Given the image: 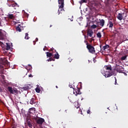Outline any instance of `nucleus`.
I'll use <instances>...</instances> for the list:
<instances>
[{
    "label": "nucleus",
    "mask_w": 128,
    "mask_h": 128,
    "mask_svg": "<svg viewBox=\"0 0 128 128\" xmlns=\"http://www.w3.org/2000/svg\"><path fill=\"white\" fill-rule=\"evenodd\" d=\"M104 68L106 69V70L104 74V76L105 78H110L114 74V72H112V66L110 65L105 66Z\"/></svg>",
    "instance_id": "obj_1"
},
{
    "label": "nucleus",
    "mask_w": 128,
    "mask_h": 128,
    "mask_svg": "<svg viewBox=\"0 0 128 128\" xmlns=\"http://www.w3.org/2000/svg\"><path fill=\"white\" fill-rule=\"evenodd\" d=\"M7 90L11 94H18V90L16 88L8 86Z\"/></svg>",
    "instance_id": "obj_2"
},
{
    "label": "nucleus",
    "mask_w": 128,
    "mask_h": 128,
    "mask_svg": "<svg viewBox=\"0 0 128 128\" xmlns=\"http://www.w3.org/2000/svg\"><path fill=\"white\" fill-rule=\"evenodd\" d=\"M0 64L6 66H10V63L8 61L6 58H0Z\"/></svg>",
    "instance_id": "obj_3"
},
{
    "label": "nucleus",
    "mask_w": 128,
    "mask_h": 128,
    "mask_svg": "<svg viewBox=\"0 0 128 128\" xmlns=\"http://www.w3.org/2000/svg\"><path fill=\"white\" fill-rule=\"evenodd\" d=\"M86 48H88L90 54H96V50H94V46L90 44H88V43H87Z\"/></svg>",
    "instance_id": "obj_4"
},
{
    "label": "nucleus",
    "mask_w": 128,
    "mask_h": 128,
    "mask_svg": "<svg viewBox=\"0 0 128 128\" xmlns=\"http://www.w3.org/2000/svg\"><path fill=\"white\" fill-rule=\"evenodd\" d=\"M73 94H75V96H78V94H81L82 92H80V88H73Z\"/></svg>",
    "instance_id": "obj_5"
},
{
    "label": "nucleus",
    "mask_w": 128,
    "mask_h": 128,
    "mask_svg": "<svg viewBox=\"0 0 128 128\" xmlns=\"http://www.w3.org/2000/svg\"><path fill=\"white\" fill-rule=\"evenodd\" d=\"M36 122L38 124H39V126H42L44 122V119L39 118L38 119L36 120Z\"/></svg>",
    "instance_id": "obj_6"
},
{
    "label": "nucleus",
    "mask_w": 128,
    "mask_h": 128,
    "mask_svg": "<svg viewBox=\"0 0 128 128\" xmlns=\"http://www.w3.org/2000/svg\"><path fill=\"white\" fill-rule=\"evenodd\" d=\"M92 34H94V32L92 31V30H88L87 31V35H86V38H88L90 36V38L92 37Z\"/></svg>",
    "instance_id": "obj_7"
},
{
    "label": "nucleus",
    "mask_w": 128,
    "mask_h": 128,
    "mask_svg": "<svg viewBox=\"0 0 128 128\" xmlns=\"http://www.w3.org/2000/svg\"><path fill=\"white\" fill-rule=\"evenodd\" d=\"M8 6H12V8H14V10H18V5L16 3L9 4Z\"/></svg>",
    "instance_id": "obj_8"
},
{
    "label": "nucleus",
    "mask_w": 128,
    "mask_h": 128,
    "mask_svg": "<svg viewBox=\"0 0 128 128\" xmlns=\"http://www.w3.org/2000/svg\"><path fill=\"white\" fill-rule=\"evenodd\" d=\"M116 70L118 72H122V66H121L120 65H116Z\"/></svg>",
    "instance_id": "obj_9"
},
{
    "label": "nucleus",
    "mask_w": 128,
    "mask_h": 128,
    "mask_svg": "<svg viewBox=\"0 0 128 128\" xmlns=\"http://www.w3.org/2000/svg\"><path fill=\"white\" fill-rule=\"evenodd\" d=\"M124 13H123V14L119 13L117 16V18H118L119 20H122L123 18L122 16H124Z\"/></svg>",
    "instance_id": "obj_10"
},
{
    "label": "nucleus",
    "mask_w": 128,
    "mask_h": 128,
    "mask_svg": "<svg viewBox=\"0 0 128 128\" xmlns=\"http://www.w3.org/2000/svg\"><path fill=\"white\" fill-rule=\"evenodd\" d=\"M4 40V34L2 32V30H0V40Z\"/></svg>",
    "instance_id": "obj_11"
},
{
    "label": "nucleus",
    "mask_w": 128,
    "mask_h": 128,
    "mask_svg": "<svg viewBox=\"0 0 128 128\" xmlns=\"http://www.w3.org/2000/svg\"><path fill=\"white\" fill-rule=\"evenodd\" d=\"M46 54L48 58H52V56H54V52H46Z\"/></svg>",
    "instance_id": "obj_12"
},
{
    "label": "nucleus",
    "mask_w": 128,
    "mask_h": 128,
    "mask_svg": "<svg viewBox=\"0 0 128 128\" xmlns=\"http://www.w3.org/2000/svg\"><path fill=\"white\" fill-rule=\"evenodd\" d=\"M54 52H56V54H54V58H56V60H58V58H60V54H58V53L56 52V50H54Z\"/></svg>",
    "instance_id": "obj_13"
},
{
    "label": "nucleus",
    "mask_w": 128,
    "mask_h": 128,
    "mask_svg": "<svg viewBox=\"0 0 128 128\" xmlns=\"http://www.w3.org/2000/svg\"><path fill=\"white\" fill-rule=\"evenodd\" d=\"M27 124H28V126H29L30 128H32V120H30V119L28 120Z\"/></svg>",
    "instance_id": "obj_14"
},
{
    "label": "nucleus",
    "mask_w": 128,
    "mask_h": 128,
    "mask_svg": "<svg viewBox=\"0 0 128 128\" xmlns=\"http://www.w3.org/2000/svg\"><path fill=\"white\" fill-rule=\"evenodd\" d=\"M34 110H36V108H30L29 109L28 112L30 114H33L34 112Z\"/></svg>",
    "instance_id": "obj_15"
},
{
    "label": "nucleus",
    "mask_w": 128,
    "mask_h": 128,
    "mask_svg": "<svg viewBox=\"0 0 128 128\" xmlns=\"http://www.w3.org/2000/svg\"><path fill=\"white\" fill-rule=\"evenodd\" d=\"M64 10V6H60L59 9L58 10V14H60V12H62Z\"/></svg>",
    "instance_id": "obj_16"
},
{
    "label": "nucleus",
    "mask_w": 128,
    "mask_h": 128,
    "mask_svg": "<svg viewBox=\"0 0 128 128\" xmlns=\"http://www.w3.org/2000/svg\"><path fill=\"white\" fill-rule=\"evenodd\" d=\"M8 16L10 20H14V16L12 14H8Z\"/></svg>",
    "instance_id": "obj_17"
},
{
    "label": "nucleus",
    "mask_w": 128,
    "mask_h": 128,
    "mask_svg": "<svg viewBox=\"0 0 128 128\" xmlns=\"http://www.w3.org/2000/svg\"><path fill=\"white\" fill-rule=\"evenodd\" d=\"M68 98L70 100V102H72V100H74V96L72 95L69 96Z\"/></svg>",
    "instance_id": "obj_18"
},
{
    "label": "nucleus",
    "mask_w": 128,
    "mask_h": 128,
    "mask_svg": "<svg viewBox=\"0 0 128 128\" xmlns=\"http://www.w3.org/2000/svg\"><path fill=\"white\" fill-rule=\"evenodd\" d=\"M35 100H36L34 99V98H32L30 103V104H36Z\"/></svg>",
    "instance_id": "obj_19"
},
{
    "label": "nucleus",
    "mask_w": 128,
    "mask_h": 128,
    "mask_svg": "<svg viewBox=\"0 0 128 128\" xmlns=\"http://www.w3.org/2000/svg\"><path fill=\"white\" fill-rule=\"evenodd\" d=\"M100 26H104V19L102 20H100Z\"/></svg>",
    "instance_id": "obj_20"
},
{
    "label": "nucleus",
    "mask_w": 128,
    "mask_h": 128,
    "mask_svg": "<svg viewBox=\"0 0 128 128\" xmlns=\"http://www.w3.org/2000/svg\"><path fill=\"white\" fill-rule=\"evenodd\" d=\"M94 38H96V36L95 35L94 36H92L91 38L88 39V40H89V42L90 43H92V42L93 40H94Z\"/></svg>",
    "instance_id": "obj_21"
},
{
    "label": "nucleus",
    "mask_w": 128,
    "mask_h": 128,
    "mask_svg": "<svg viewBox=\"0 0 128 128\" xmlns=\"http://www.w3.org/2000/svg\"><path fill=\"white\" fill-rule=\"evenodd\" d=\"M58 2L60 6H64V0H58Z\"/></svg>",
    "instance_id": "obj_22"
},
{
    "label": "nucleus",
    "mask_w": 128,
    "mask_h": 128,
    "mask_svg": "<svg viewBox=\"0 0 128 128\" xmlns=\"http://www.w3.org/2000/svg\"><path fill=\"white\" fill-rule=\"evenodd\" d=\"M6 50H8L10 48V44H8V43H6Z\"/></svg>",
    "instance_id": "obj_23"
},
{
    "label": "nucleus",
    "mask_w": 128,
    "mask_h": 128,
    "mask_svg": "<svg viewBox=\"0 0 128 128\" xmlns=\"http://www.w3.org/2000/svg\"><path fill=\"white\" fill-rule=\"evenodd\" d=\"M114 26V24L112 21L109 22V28H110Z\"/></svg>",
    "instance_id": "obj_24"
},
{
    "label": "nucleus",
    "mask_w": 128,
    "mask_h": 128,
    "mask_svg": "<svg viewBox=\"0 0 128 128\" xmlns=\"http://www.w3.org/2000/svg\"><path fill=\"white\" fill-rule=\"evenodd\" d=\"M4 66L5 65H3L2 64H0V70H4Z\"/></svg>",
    "instance_id": "obj_25"
},
{
    "label": "nucleus",
    "mask_w": 128,
    "mask_h": 128,
    "mask_svg": "<svg viewBox=\"0 0 128 128\" xmlns=\"http://www.w3.org/2000/svg\"><path fill=\"white\" fill-rule=\"evenodd\" d=\"M110 48V46L108 45H106L102 47V48L104 50H106L107 48Z\"/></svg>",
    "instance_id": "obj_26"
},
{
    "label": "nucleus",
    "mask_w": 128,
    "mask_h": 128,
    "mask_svg": "<svg viewBox=\"0 0 128 128\" xmlns=\"http://www.w3.org/2000/svg\"><path fill=\"white\" fill-rule=\"evenodd\" d=\"M97 38H102V34L100 32H98L96 34Z\"/></svg>",
    "instance_id": "obj_27"
},
{
    "label": "nucleus",
    "mask_w": 128,
    "mask_h": 128,
    "mask_svg": "<svg viewBox=\"0 0 128 128\" xmlns=\"http://www.w3.org/2000/svg\"><path fill=\"white\" fill-rule=\"evenodd\" d=\"M52 61L54 62V58L50 57L49 59L47 60V62H52Z\"/></svg>",
    "instance_id": "obj_28"
},
{
    "label": "nucleus",
    "mask_w": 128,
    "mask_h": 128,
    "mask_svg": "<svg viewBox=\"0 0 128 128\" xmlns=\"http://www.w3.org/2000/svg\"><path fill=\"white\" fill-rule=\"evenodd\" d=\"M23 90H30V87L28 86H26L23 87Z\"/></svg>",
    "instance_id": "obj_29"
},
{
    "label": "nucleus",
    "mask_w": 128,
    "mask_h": 128,
    "mask_svg": "<svg viewBox=\"0 0 128 128\" xmlns=\"http://www.w3.org/2000/svg\"><path fill=\"white\" fill-rule=\"evenodd\" d=\"M16 30L17 32H22V29H20V26H17L16 28Z\"/></svg>",
    "instance_id": "obj_30"
},
{
    "label": "nucleus",
    "mask_w": 128,
    "mask_h": 128,
    "mask_svg": "<svg viewBox=\"0 0 128 128\" xmlns=\"http://www.w3.org/2000/svg\"><path fill=\"white\" fill-rule=\"evenodd\" d=\"M36 92H38V93L40 92V88H36Z\"/></svg>",
    "instance_id": "obj_31"
},
{
    "label": "nucleus",
    "mask_w": 128,
    "mask_h": 128,
    "mask_svg": "<svg viewBox=\"0 0 128 128\" xmlns=\"http://www.w3.org/2000/svg\"><path fill=\"white\" fill-rule=\"evenodd\" d=\"M126 56H122L121 58V60H125L126 59Z\"/></svg>",
    "instance_id": "obj_32"
},
{
    "label": "nucleus",
    "mask_w": 128,
    "mask_h": 128,
    "mask_svg": "<svg viewBox=\"0 0 128 128\" xmlns=\"http://www.w3.org/2000/svg\"><path fill=\"white\" fill-rule=\"evenodd\" d=\"M84 2H86V0H81L79 2V3L82 4H84Z\"/></svg>",
    "instance_id": "obj_33"
},
{
    "label": "nucleus",
    "mask_w": 128,
    "mask_h": 128,
    "mask_svg": "<svg viewBox=\"0 0 128 128\" xmlns=\"http://www.w3.org/2000/svg\"><path fill=\"white\" fill-rule=\"evenodd\" d=\"M24 38H25V40H28V33L26 34Z\"/></svg>",
    "instance_id": "obj_34"
},
{
    "label": "nucleus",
    "mask_w": 128,
    "mask_h": 128,
    "mask_svg": "<svg viewBox=\"0 0 128 128\" xmlns=\"http://www.w3.org/2000/svg\"><path fill=\"white\" fill-rule=\"evenodd\" d=\"M26 114V112H25L24 110L22 109V111H21V112H20V114Z\"/></svg>",
    "instance_id": "obj_35"
},
{
    "label": "nucleus",
    "mask_w": 128,
    "mask_h": 128,
    "mask_svg": "<svg viewBox=\"0 0 128 128\" xmlns=\"http://www.w3.org/2000/svg\"><path fill=\"white\" fill-rule=\"evenodd\" d=\"M98 26H96V24H93L92 26V28H96Z\"/></svg>",
    "instance_id": "obj_36"
},
{
    "label": "nucleus",
    "mask_w": 128,
    "mask_h": 128,
    "mask_svg": "<svg viewBox=\"0 0 128 128\" xmlns=\"http://www.w3.org/2000/svg\"><path fill=\"white\" fill-rule=\"evenodd\" d=\"M0 44L2 46V48H4V43L2 42H0Z\"/></svg>",
    "instance_id": "obj_37"
},
{
    "label": "nucleus",
    "mask_w": 128,
    "mask_h": 128,
    "mask_svg": "<svg viewBox=\"0 0 128 128\" xmlns=\"http://www.w3.org/2000/svg\"><path fill=\"white\" fill-rule=\"evenodd\" d=\"M114 78H115V82H114V84L116 85V84H118V80H116V78L114 77Z\"/></svg>",
    "instance_id": "obj_38"
},
{
    "label": "nucleus",
    "mask_w": 128,
    "mask_h": 128,
    "mask_svg": "<svg viewBox=\"0 0 128 128\" xmlns=\"http://www.w3.org/2000/svg\"><path fill=\"white\" fill-rule=\"evenodd\" d=\"M11 128H16V125L14 124H12Z\"/></svg>",
    "instance_id": "obj_39"
},
{
    "label": "nucleus",
    "mask_w": 128,
    "mask_h": 128,
    "mask_svg": "<svg viewBox=\"0 0 128 128\" xmlns=\"http://www.w3.org/2000/svg\"><path fill=\"white\" fill-rule=\"evenodd\" d=\"M4 92V88H0V92Z\"/></svg>",
    "instance_id": "obj_40"
},
{
    "label": "nucleus",
    "mask_w": 128,
    "mask_h": 128,
    "mask_svg": "<svg viewBox=\"0 0 128 128\" xmlns=\"http://www.w3.org/2000/svg\"><path fill=\"white\" fill-rule=\"evenodd\" d=\"M84 42H85L86 44V46H88V44H88V41H86V40H84Z\"/></svg>",
    "instance_id": "obj_41"
},
{
    "label": "nucleus",
    "mask_w": 128,
    "mask_h": 128,
    "mask_svg": "<svg viewBox=\"0 0 128 128\" xmlns=\"http://www.w3.org/2000/svg\"><path fill=\"white\" fill-rule=\"evenodd\" d=\"M90 109L87 110V114H90Z\"/></svg>",
    "instance_id": "obj_42"
},
{
    "label": "nucleus",
    "mask_w": 128,
    "mask_h": 128,
    "mask_svg": "<svg viewBox=\"0 0 128 128\" xmlns=\"http://www.w3.org/2000/svg\"><path fill=\"white\" fill-rule=\"evenodd\" d=\"M54 50V48H51L49 52H53Z\"/></svg>",
    "instance_id": "obj_43"
},
{
    "label": "nucleus",
    "mask_w": 128,
    "mask_h": 128,
    "mask_svg": "<svg viewBox=\"0 0 128 128\" xmlns=\"http://www.w3.org/2000/svg\"><path fill=\"white\" fill-rule=\"evenodd\" d=\"M1 78H2V80H4L6 78L4 77V75H2Z\"/></svg>",
    "instance_id": "obj_44"
},
{
    "label": "nucleus",
    "mask_w": 128,
    "mask_h": 128,
    "mask_svg": "<svg viewBox=\"0 0 128 128\" xmlns=\"http://www.w3.org/2000/svg\"><path fill=\"white\" fill-rule=\"evenodd\" d=\"M32 74H30L29 76H28V77L29 78H32Z\"/></svg>",
    "instance_id": "obj_45"
},
{
    "label": "nucleus",
    "mask_w": 128,
    "mask_h": 128,
    "mask_svg": "<svg viewBox=\"0 0 128 128\" xmlns=\"http://www.w3.org/2000/svg\"><path fill=\"white\" fill-rule=\"evenodd\" d=\"M36 42H38V38H36Z\"/></svg>",
    "instance_id": "obj_46"
},
{
    "label": "nucleus",
    "mask_w": 128,
    "mask_h": 128,
    "mask_svg": "<svg viewBox=\"0 0 128 128\" xmlns=\"http://www.w3.org/2000/svg\"><path fill=\"white\" fill-rule=\"evenodd\" d=\"M69 86L70 88H72V85H70V84H69Z\"/></svg>",
    "instance_id": "obj_47"
},
{
    "label": "nucleus",
    "mask_w": 128,
    "mask_h": 128,
    "mask_svg": "<svg viewBox=\"0 0 128 128\" xmlns=\"http://www.w3.org/2000/svg\"><path fill=\"white\" fill-rule=\"evenodd\" d=\"M56 88H58V86H56Z\"/></svg>",
    "instance_id": "obj_48"
},
{
    "label": "nucleus",
    "mask_w": 128,
    "mask_h": 128,
    "mask_svg": "<svg viewBox=\"0 0 128 128\" xmlns=\"http://www.w3.org/2000/svg\"><path fill=\"white\" fill-rule=\"evenodd\" d=\"M33 42H34V44H36V41H33Z\"/></svg>",
    "instance_id": "obj_49"
},
{
    "label": "nucleus",
    "mask_w": 128,
    "mask_h": 128,
    "mask_svg": "<svg viewBox=\"0 0 128 128\" xmlns=\"http://www.w3.org/2000/svg\"><path fill=\"white\" fill-rule=\"evenodd\" d=\"M80 108V107H75V108Z\"/></svg>",
    "instance_id": "obj_50"
},
{
    "label": "nucleus",
    "mask_w": 128,
    "mask_h": 128,
    "mask_svg": "<svg viewBox=\"0 0 128 128\" xmlns=\"http://www.w3.org/2000/svg\"><path fill=\"white\" fill-rule=\"evenodd\" d=\"M43 50L46 51V48H44Z\"/></svg>",
    "instance_id": "obj_51"
},
{
    "label": "nucleus",
    "mask_w": 128,
    "mask_h": 128,
    "mask_svg": "<svg viewBox=\"0 0 128 128\" xmlns=\"http://www.w3.org/2000/svg\"><path fill=\"white\" fill-rule=\"evenodd\" d=\"M86 35H84V38H86Z\"/></svg>",
    "instance_id": "obj_52"
},
{
    "label": "nucleus",
    "mask_w": 128,
    "mask_h": 128,
    "mask_svg": "<svg viewBox=\"0 0 128 128\" xmlns=\"http://www.w3.org/2000/svg\"><path fill=\"white\" fill-rule=\"evenodd\" d=\"M52 25H50V28H52Z\"/></svg>",
    "instance_id": "obj_53"
},
{
    "label": "nucleus",
    "mask_w": 128,
    "mask_h": 128,
    "mask_svg": "<svg viewBox=\"0 0 128 128\" xmlns=\"http://www.w3.org/2000/svg\"><path fill=\"white\" fill-rule=\"evenodd\" d=\"M100 48H102V45H100Z\"/></svg>",
    "instance_id": "obj_54"
},
{
    "label": "nucleus",
    "mask_w": 128,
    "mask_h": 128,
    "mask_svg": "<svg viewBox=\"0 0 128 128\" xmlns=\"http://www.w3.org/2000/svg\"><path fill=\"white\" fill-rule=\"evenodd\" d=\"M65 112H66V110H65Z\"/></svg>",
    "instance_id": "obj_55"
},
{
    "label": "nucleus",
    "mask_w": 128,
    "mask_h": 128,
    "mask_svg": "<svg viewBox=\"0 0 128 128\" xmlns=\"http://www.w3.org/2000/svg\"><path fill=\"white\" fill-rule=\"evenodd\" d=\"M28 66H30V65L29 64Z\"/></svg>",
    "instance_id": "obj_56"
}]
</instances>
